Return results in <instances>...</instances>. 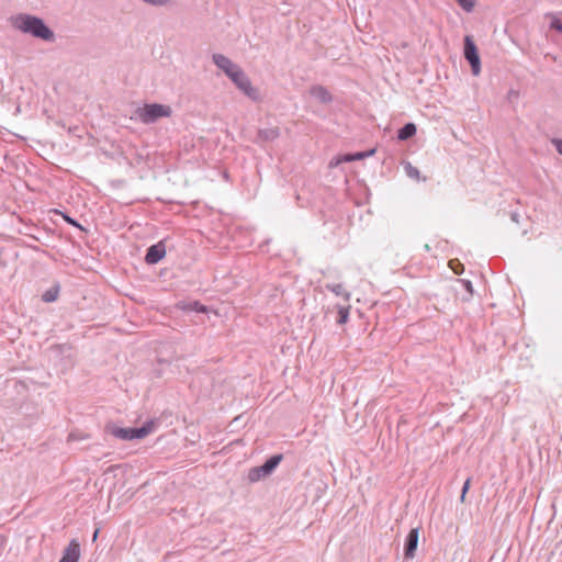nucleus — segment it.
<instances>
[{
	"instance_id": "7ed1b4c3",
	"label": "nucleus",
	"mask_w": 562,
	"mask_h": 562,
	"mask_svg": "<svg viewBox=\"0 0 562 562\" xmlns=\"http://www.w3.org/2000/svg\"><path fill=\"white\" fill-rule=\"evenodd\" d=\"M155 423L153 420L146 422L139 428H123L110 423L105 426V431L121 440L143 439L153 432Z\"/></svg>"
},
{
	"instance_id": "b1692460",
	"label": "nucleus",
	"mask_w": 562,
	"mask_h": 562,
	"mask_svg": "<svg viewBox=\"0 0 562 562\" xmlns=\"http://www.w3.org/2000/svg\"><path fill=\"white\" fill-rule=\"evenodd\" d=\"M469 487H470V479H468V480L464 482V484H463L462 493H461V497H460V498H461V502H464L465 494H467V492H468Z\"/></svg>"
},
{
	"instance_id": "423d86ee",
	"label": "nucleus",
	"mask_w": 562,
	"mask_h": 562,
	"mask_svg": "<svg viewBox=\"0 0 562 562\" xmlns=\"http://www.w3.org/2000/svg\"><path fill=\"white\" fill-rule=\"evenodd\" d=\"M464 57L471 66L473 76H479L481 72V60L477 48L470 36L464 38Z\"/></svg>"
},
{
	"instance_id": "c85d7f7f",
	"label": "nucleus",
	"mask_w": 562,
	"mask_h": 562,
	"mask_svg": "<svg viewBox=\"0 0 562 562\" xmlns=\"http://www.w3.org/2000/svg\"><path fill=\"white\" fill-rule=\"evenodd\" d=\"M98 533H99V529H97V530L94 531V533H93V540H95V539H97Z\"/></svg>"
},
{
	"instance_id": "a878e982",
	"label": "nucleus",
	"mask_w": 562,
	"mask_h": 562,
	"mask_svg": "<svg viewBox=\"0 0 562 562\" xmlns=\"http://www.w3.org/2000/svg\"><path fill=\"white\" fill-rule=\"evenodd\" d=\"M557 150L562 154V140H557Z\"/></svg>"
},
{
	"instance_id": "0eeeda50",
	"label": "nucleus",
	"mask_w": 562,
	"mask_h": 562,
	"mask_svg": "<svg viewBox=\"0 0 562 562\" xmlns=\"http://www.w3.org/2000/svg\"><path fill=\"white\" fill-rule=\"evenodd\" d=\"M213 63L229 78L235 71L241 67L233 63L228 57L223 54H213Z\"/></svg>"
},
{
	"instance_id": "f8f14e48",
	"label": "nucleus",
	"mask_w": 562,
	"mask_h": 562,
	"mask_svg": "<svg viewBox=\"0 0 562 562\" xmlns=\"http://www.w3.org/2000/svg\"><path fill=\"white\" fill-rule=\"evenodd\" d=\"M268 475L269 474L267 473V471L262 468V465H260L249 469L247 479L249 482L255 483L267 477Z\"/></svg>"
},
{
	"instance_id": "6ab92c4d",
	"label": "nucleus",
	"mask_w": 562,
	"mask_h": 562,
	"mask_svg": "<svg viewBox=\"0 0 562 562\" xmlns=\"http://www.w3.org/2000/svg\"><path fill=\"white\" fill-rule=\"evenodd\" d=\"M551 23L550 27L562 33V21L559 20L555 15L551 14Z\"/></svg>"
},
{
	"instance_id": "4be33fe9",
	"label": "nucleus",
	"mask_w": 562,
	"mask_h": 562,
	"mask_svg": "<svg viewBox=\"0 0 562 562\" xmlns=\"http://www.w3.org/2000/svg\"><path fill=\"white\" fill-rule=\"evenodd\" d=\"M143 1L146 3H149L151 5H156V7H164V5H168L170 3V0H143Z\"/></svg>"
},
{
	"instance_id": "cd10ccee",
	"label": "nucleus",
	"mask_w": 562,
	"mask_h": 562,
	"mask_svg": "<svg viewBox=\"0 0 562 562\" xmlns=\"http://www.w3.org/2000/svg\"><path fill=\"white\" fill-rule=\"evenodd\" d=\"M453 263H454V261H450V268H452L456 271V273H459V271L456 270Z\"/></svg>"
},
{
	"instance_id": "dca6fc26",
	"label": "nucleus",
	"mask_w": 562,
	"mask_h": 562,
	"mask_svg": "<svg viewBox=\"0 0 562 562\" xmlns=\"http://www.w3.org/2000/svg\"><path fill=\"white\" fill-rule=\"evenodd\" d=\"M374 149L368 150V151H359L356 154H349L345 155L342 157V161H355V160H361L366 157L372 156L374 154Z\"/></svg>"
},
{
	"instance_id": "f257e3e1",
	"label": "nucleus",
	"mask_w": 562,
	"mask_h": 562,
	"mask_svg": "<svg viewBox=\"0 0 562 562\" xmlns=\"http://www.w3.org/2000/svg\"><path fill=\"white\" fill-rule=\"evenodd\" d=\"M10 24L13 29L42 41H55V33L45 24L43 19L36 15L19 13L10 18Z\"/></svg>"
},
{
	"instance_id": "9d476101",
	"label": "nucleus",
	"mask_w": 562,
	"mask_h": 562,
	"mask_svg": "<svg viewBox=\"0 0 562 562\" xmlns=\"http://www.w3.org/2000/svg\"><path fill=\"white\" fill-rule=\"evenodd\" d=\"M80 557V546L76 540L70 541L69 546L65 549L59 562H78Z\"/></svg>"
},
{
	"instance_id": "39448f33",
	"label": "nucleus",
	"mask_w": 562,
	"mask_h": 562,
	"mask_svg": "<svg viewBox=\"0 0 562 562\" xmlns=\"http://www.w3.org/2000/svg\"><path fill=\"white\" fill-rule=\"evenodd\" d=\"M229 79L234 82L236 88L240 90L246 97H248L252 101L260 100L259 90L252 86L249 77L246 72L240 68L235 71Z\"/></svg>"
},
{
	"instance_id": "f3484780",
	"label": "nucleus",
	"mask_w": 562,
	"mask_h": 562,
	"mask_svg": "<svg viewBox=\"0 0 562 562\" xmlns=\"http://www.w3.org/2000/svg\"><path fill=\"white\" fill-rule=\"evenodd\" d=\"M58 292H59L58 288H52L43 294L42 299L44 302H47V303L54 302L58 297Z\"/></svg>"
},
{
	"instance_id": "6e6552de",
	"label": "nucleus",
	"mask_w": 562,
	"mask_h": 562,
	"mask_svg": "<svg viewBox=\"0 0 562 562\" xmlns=\"http://www.w3.org/2000/svg\"><path fill=\"white\" fill-rule=\"evenodd\" d=\"M418 538H419V529L413 528L405 540V547H404V555L406 559H413L415 557V551L417 549L418 544Z\"/></svg>"
},
{
	"instance_id": "a211bd4d",
	"label": "nucleus",
	"mask_w": 562,
	"mask_h": 562,
	"mask_svg": "<svg viewBox=\"0 0 562 562\" xmlns=\"http://www.w3.org/2000/svg\"><path fill=\"white\" fill-rule=\"evenodd\" d=\"M465 12H472L475 7V0H454Z\"/></svg>"
},
{
	"instance_id": "2eb2a0df",
	"label": "nucleus",
	"mask_w": 562,
	"mask_h": 562,
	"mask_svg": "<svg viewBox=\"0 0 562 562\" xmlns=\"http://www.w3.org/2000/svg\"><path fill=\"white\" fill-rule=\"evenodd\" d=\"M282 454H274L270 457L263 464L262 468L267 471V473L270 475L274 469L279 465V463L282 460Z\"/></svg>"
},
{
	"instance_id": "5701e85b",
	"label": "nucleus",
	"mask_w": 562,
	"mask_h": 562,
	"mask_svg": "<svg viewBox=\"0 0 562 562\" xmlns=\"http://www.w3.org/2000/svg\"><path fill=\"white\" fill-rule=\"evenodd\" d=\"M63 217H64V220H65L68 224L72 225V226H76V227H78V228H80V229H83V228L81 227V225H80V224H78V222H77L76 220L71 218L70 216H68V215H66V214H63Z\"/></svg>"
},
{
	"instance_id": "ddd939ff",
	"label": "nucleus",
	"mask_w": 562,
	"mask_h": 562,
	"mask_svg": "<svg viewBox=\"0 0 562 562\" xmlns=\"http://www.w3.org/2000/svg\"><path fill=\"white\" fill-rule=\"evenodd\" d=\"M177 306L182 310V311H195V312H200V313H205L206 312V306H204L203 304H201L200 302L198 301H192V302H179L177 304Z\"/></svg>"
},
{
	"instance_id": "1a4fd4ad",
	"label": "nucleus",
	"mask_w": 562,
	"mask_h": 562,
	"mask_svg": "<svg viewBox=\"0 0 562 562\" xmlns=\"http://www.w3.org/2000/svg\"><path fill=\"white\" fill-rule=\"evenodd\" d=\"M166 256V247L162 241H159L147 249L145 261L148 265H155Z\"/></svg>"
},
{
	"instance_id": "20e7f679",
	"label": "nucleus",
	"mask_w": 562,
	"mask_h": 562,
	"mask_svg": "<svg viewBox=\"0 0 562 562\" xmlns=\"http://www.w3.org/2000/svg\"><path fill=\"white\" fill-rule=\"evenodd\" d=\"M171 114V106L160 103L145 104L144 106H138L134 111L135 119L139 120L144 124L156 123L161 117H170Z\"/></svg>"
},
{
	"instance_id": "412c9836",
	"label": "nucleus",
	"mask_w": 562,
	"mask_h": 562,
	"mask_svg": "<svg viewBox=\"0 0 562 562\" xmlns=\"http://www.w3.org/2000/svg\"><path fill=\"white\" fill-rule=\"evenodd\" d=\"M405 169H406V173H407L408 177H411V178H418L419 177L418 169L413 167L411 164H407Z\"/></svg>"
},
{
	"instance_id": "9b49d317",
	"label": "nucleus",
	"mask_w": 562,
	"mask_h": 562,
	"mask_svg": "<svg viewBox=\"0 0 562 562\" xmlns=\"http://www.w3.org/2000/svg\"><path fill=\"white\" fill-rule=\"evenodd\" d=\"M280 136V130L279 127H268V128H262V130H259L258 132V137L261 139V140H265V142H271V140H274L276 138H278Z\"/></svg>"
},
{
	"instance_id": "4468645a",
	"label": "nucleus",
	"mask_w": 562,
	"mask_h": 562,
	"mask_svg": "<svg viewBox=\"0 0 562 562\" xmlns=\"http://www.w3.org/2000/svg\"><path fill=\"white\" fill-rule=\"evenodd\" d=\"M416 134V126L413 123L405 124L397 134L398 139L406 140Z\"/></svg>"
},
{
	"instance_id": "393cba45",
	"label": "nucleus",
	"mask_w": 562,
	"mask_h": 562,
	"mask_svg": "<svg viewBox=\"0 0 562 562\" xmlns=\"http://www.w3.org/2000/svg\"><path fill=\"white\" fill-rule=\"evenodd\" d=\"M461 283H462V285L464 286V289H465L470 294H472V292H473L472 283H471L469 280H461Z\"/></svg>"
},
{
	"instance_id": "aec40b11",
	"label": "nucleus",
	"mask_w": 562,
	"mask_h": 562,
	"mask_svg": "<svg viewBox=\"0 0 562 562\" xmlns=\"http://www.w3.org/2000/svg\"><path fill=\"white\" fill-rule=\"evenodd\" d=\"M330 99L329 93L323 87H318V101L328 102Z\"/></svg>"
},
{
	"instance_id": "f03ea898",
	"label": "nucleus",
	"mask_w": 562,
	"mask_h": 562,
	"mask_svg": "<svg viewBox=\"0 0 562 562\" xmlns=\"http://www.w3.org/2000/svg\"><path fill=\"white\" fill-rule=\"evenodd\" d=\"M326 288L338 299V302L333 306H327L325 310V317L334 316L338 325H344L349 318L350 297L351 294L342 284H328Z\"/></svg>"
},
{
	"instance_id": "bb28decb",
	"label": "nucleus",
	"mask_w": 562,
	"mask_h": 562,
	"mask_svg": "<svg viewBox=\"0 0 562 562\" xmlns=\"http://www.w3.org/2000/svg\"><path fill=\"white\" fill-rule=\"evenodd\" d=\"M518 215L516 213H513L512 214V220L515 221V222H518Z\"/></svg>"
}]
</instances>
